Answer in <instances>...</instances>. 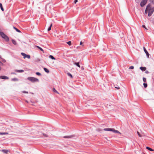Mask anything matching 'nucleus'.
Segmentation results:
<instances>
[{
  "instance_id": "f3484780",
  "label": "nucleus",
  "mask_w": 154,
  "mask_h": 154,
  "mask_svg": "<svg viewBox=\"0 0 154 154\" xmlns=\"http://www.w3.org/2000/svg\"><path fill=\"white\" fill-rule=\"evenodd\" d=\"M67 75L69 76L72 79L73 78V76L72 75L69 73L68 72L67 73Z\"/></svg>"
},
{
  "instance_id": "c9c22d12",
  "label": "nucleus",
  "mask_w": 154,
  "mask_h": 154,
  "mask_svg": "<svg viewBox=\"0 0 154 154\" xmlns=\"http://www.w3.org/2000/svg\"><path fill=\"white\" fill-rule=\"evenodd\" d=\"M12 80H14V81H17L18 79H17L14 78V79H12Z\"/></svg>"
},
{
  "instance_id": "f257e3e1",
  "label": "nucleus",
  "mask_w": 154,
  "mask_h": 154,
  "mask_svg": "<svg viewBox=\"0 0 154 154\" xmlns=\"http://www.w3.org/2000/svg\"><path fill=\"white\" fill-rule=\"evenodd\" d=\"M154 11V8H151L150 4L147 5L145 10V12L146 14H147L148 12V15L149 16H150L153 13Z\"/></svg>"
},
{
  "instance_id": "4be33fe9",
  "label": "nucleus",
  "mask_w": 154,
  "mask_h": 154,
  "mask_svg": "<svg viewBox=\"0 0 154 154\" xmlns=\"http://www.w3.org/2000/svg\"><path fill=\"white\" fill-rule=\"evenodd\" d=\"M49 57L51 58L52 60H55V58L52 56L50 55L49 56Z\"/></svg>"
},
{
  "instance_id": "2eb2a0df",
  "label": "nucleus",
  "mask_w": 154,
  "mask_h": 154,
  "mask_svg": "<svg viewBox=\"0 0 154 154\" xmlns=\"http://www.w3.org/2000/svg\"><path fill=\"white\" fill-rule=\"evenodd\" d=\"M146 149H147L150 151H154V150H153L152 149H151L150 148V147H148V146H147L146 147Z\"/></svg>"
},
{
  "instance_id": "1a4fd4ad",
  "label": "nucleus",
  "mask_w": 154,
  "mask_h": 154,
  "mask_svg": "<svg viewBox=\"0 0 154 154\" xmlns=\"http://www.w3.org/2000/svg\"><path fill=\"white\" fill-rule=\"evenodd\" d=\"M143 48L144 51L145 52V53L146 54L147 57H149V54L148 52L147 51V50H146L145 48V47H143Z\"/></svg>"
},
{
  "instance_id": "37998d69",
  "label": "nucleus",
  "mask_w": 154,
  "mask_h": 154,
  "mask_svg": "<svg viewBox=\"0 0 154 154\" xmlns=\"http://www.w3.org/2000/svg\"><path fill=\"white\" fill-rule=\"evenodd\" d=\"M26 102L27 103H28V101H27V100H26Z\"/></svg>"
},
{
  "instance_id": "ddd939ff",
  "label": "nucleus",
  "mask_w": 154,
  "mask_h": 154,
  "mask_svg": "<svg viewBox=\"0 0 154 154\" xmlns=\"http://www.w3.org/2000/svg\"><path fill=\"white\" fill-rule=\"evenodd\" d=\"M15 71L17 72H24V70H15Z\"/></svg>"
},
{
  "instance_id": "72a5a7b5",
  "label": "nucleus",
  "mask_w": 154,
  "mask_h": 154,
  "mask_svg": "<svg viewBox=\"0 0 154 154\" xmlns=\"http://www.w3.org/2000/svg\"><path fill=\"white\" fill-rule=\"evenodd\" d=\"M150 1L152 4H154V0H150Z\"/></svg>"
},
{
  "instance_id": "39448f33",
  "label": "nucleus",
  "mask_w": 154,
  "mask_h": 154,
  "mask_svg": "<svg viewBox=\"0 0 154 154\" xmlns=\"http://www.w3.org/2000/svg\"><path fill=\"white\" fill-rule=\"evenodd\" d=\"M27 79L32 82H35L38 81V79L33 77H29Z\"/></svg>"
},
{
  "instance_id": "e433bc0d",
  "label": "nucleus",
  "mask_w": 154,
  "mask_h": 154,
  "mask_svg": "<svg viewBox=\"0 0 154 154\" xmlns=\"http://www.w3.org/2000/svg\"><path fill=\"white\" fill-rule=\"evenodd\" d=\"M77 2H78L77 0H75L74 1V3H75V4Z\"/></svg>"
},
{
  "instance_id": "aec40b11",
  "label": "nucleus",
  "mask_w": 154,
  "mask_h": 154,
  "mask_svg": "<svg viewBox=\"0 0 154 154\" xmlns=\"http://www.w3.org/2000/svg\"><path fill=\"white\" fill-rule=\"evenodd\" d=\"M0 8H1V10L2 11H4V8H3L2 5V4L1 3L0 4Z\"/></svg>"
},
{
  "instance_id": "20e7f679",
  "label": "nucleus",
  "mask_w": 154,
  "mask_h": 154,
  "mask_svg": "<svg viewBox=\"0 0 154 154\" xmlns=\"http://www.w3.org/2000/svg\"><path fill=\"white\" fill-rule=\"evenodd\" d=\"M0 35L2 37L4 38L5 40L8 41L9 40L8 37L3 32H0Z\"/></svg>"
},
{
  "instance_id": "58836bf2",
  "label": "nucleus",
  "mask_w": 154,
  "mask_h": 154,
  "mask_svg": "<svg viewBox=\"0 0 154 154\" xmlns=\"http://www.w3.org/2000/svg\"><path fill=\"white\" fill-rule=\"evenodd\" d=\"M145 73H147V74L148 73H149V71H147H147H145Z\"/></svg>"
},
{
  "instance_id": "a211bd4d",
  "label": "nucleus",
  "mask_w": 154,
  "mask_h": 154,
  "mask_svg": "<svg viewBox=\"0 0 154 154\" xmlns=\"http://www.w3.org/2000/svg\"><path fill=\"white\" fill-rule=\"evenodd\" d=\"M44 70L47 73H48L49 72V70L48 69H47V68H44Z\"/></svg>"
},
{
  "instance_id": "473e14b6",
  "label": "nucleus",
  "mask_w": 154,
  "mask_h": 154,
  "mask_svg": "<svg viewBox=\"0 0 154 154\" xmlns=\"http://www.w3.org/2000/svg\"><path fill=\"white\" fill-rule=\"evenodd\" d=\"M22 92L23 93H26V94L28 93V92L27 91H23Z\"/></svg>"
},
{
  "instance_id": "0eeeda50",
  "label": "nucleus",
  "mask_w": 154,
  "mask_h": 154,
  "mask_svg": "<svg viewBox=\"0 0 154 154\" xmlns=\"http://www.w3.org/2000/svg\"><path fill=\"white\" fill-rule=\"evenodd\" d=\"M147 0H142L140 3V5L142 7L144 6L146 3Z\"/></svg>"
},
{
  "instance_id": "dca6fc26",
  "label": "nucleus",
  "mask_w": 154,
  "mask_h": 154,
  "mask_svg": "<svg viewBox=\"0 0 154 154\" xmlns=\"http://www.w3.org/2000/svg\"><path fill=\"white\" fill-rule=\"evenodd\" d=\"M8 134V132H4V133L0 132V135H6V134Z\"/></svg>"
},
{
  "instance_id": "f704fd0d",
  "label": "nucleus",
  "mask_w": 154,
  "mask_h": 154,
  "mask_svg": "<svg viewBox=\"0 0 154 154\" xmlns=\"http://www.w3.org/2000/svg\"><path fill=\"white\" fill-rule=\"evenodd\" d=\"M142 27L143 28H144L145 29H147L146 28V26L145 25H143L142 26Z\"/></svg>"
},
{
  "instance_id": "b1692460",
  "label": "nucleus",
  "mask_w": 154,
  "mask_h": 154,
  "mask_svg": "<svg viewBox=\"0 0 154 154\" xmlns=\"http://www.w3.org/2000/svg\"><path fill=\"white\" fill-rule=\"evenodd\" d=\"M52 24H51L50 26L48 28V31H49L50 30H51V27H52Z\"/></svg>"
},
{
  "instance_id": "f03ea898",
  "label": "nucleus",
  "mask_w": 154,
  "mask_h": 154,
  "mask_svg": "<svg viewBox=\"0 0 154 154\" xmlns=\"http://www.w3.org/2000/svg\"><path fill=\"white\" fill-rule=\"evenodd\" d=\"M103 130L105 131H112L115 133H118L120 134H121V133L117 130H115L114 128H104Z\"/></svg>"
},
{
  "instance_id": "9d476101",
  "label": "nucleus",
  "mask_w": 154,
  "mask_h": 154,
  "mask_svg": "<svg viewBox=\"0 0 154 154\" xmlns=\"http://www.w3.org/2000/svg\"><path fill=\"white\" fill-rule=\"evenodd\" d=\"M74 137V135H72L64 136L63 137L64 138H70L73 137Z\"/></svg>"
},
{
  "instance_id": "cd10ccee",
  "label": "nucleus",
  "mask_w": 154,
  "mask_h": 154,
  "mask_svg": "<svg viewBox=\"0 0 154 154\" xmlns=\"http://www.w3.org/2000/svg\"><path fill=\"white\" fill-rule=\"evenodd\" d=\"M43 134L44 136L45 137H48V135L46 134L43 133Z\"/></svg>"
},
{
  "instance_id": "5701e85b",
  "label": "nucleus",
  "mask_w": 154,
  "mask_h": 154,
  "mask_svg": "<svg viewBox=\"0 0 154 154\" xmlns=\"http://www.w3.org/2000/svg\"><path fill=\"white\" fill-rule=\"evenodd\" d=\"M53 91L54 92L56 93L57 94H59V93L56 91V90L54 88H53Z\"/></svg>"
},
{
  "instance_id": "a19ab883",
  "label": "nucleus",
  "mask_w": 154,
  "mask_h": 154,
  "mask_svg": "<svg viewBox=\"0 0 154 154\" xmlns=\"http://www.w3.org/2000/svg\"><path fill=\"white\" fill-rule=\"evenodd\" d=\"M13 28L15 30H16V29H17V28H16L14 26L13 27Z\"/></svg>"
},
{
  "instance_id": "412c9836",
  "label": "nucleus",
  "mask_w": 154,
  "mask_h": 154,
  "mask_svg": "<svg viewBox=\"0 0 154 154\" xmlns=\"http://www.w3.org/2000/svg\"><path fill=\"white\" fill-rule=\"evenodd\" d=\"M12 43L14 45H17V43L14 40H12Z\"/></svg>"
},
{
  "instance_id": "4c0bfd02",
  "label": "nucleus",
  "mask_w": 154,
  "mask_h": 154,
  "mask_svg": "<svg viewBox=\"0 0 154 154\" xmlns=\"http://www.w3.org/2000/svg\"><path fill=\"white\" fill-rule=\"evenodd\" d=\"M115 88H117L118 89H120V88L119 87H115Z\"/></svg>"
},
{
  "instance_id": "bb28decb",
  "label": "nucleus",
  "mask_w": 154,
  "mask_h": 154,
  "mask_svg": "<svg viewBox=\"0 0 154 154\" xmlns=\"http://www.w3.org/2000/svg\"><path fill=\"white\" fill-rule=\"evenodd\" d=\"M143 85L144 88H146L147 87V85L146 83H143Z\"/></svg>"
},
{
  "instance_id": "4468645a",
  "label": "nucleus",
  "mask_w": 154,
  "mask_h": 154,
  "mask_svg": "<svg viewBox=\"0 0 154 154\" xmlns=\"http://www.w3.org/2000/svg\"><path fill=\"white\" fill-rule=\"evenodd\" d=\"M36 47L38 49H39L41 51H42V52L44 53V50H43V49L42 48H41V47H40L38 46H36Z\"/></svg>"
},
{
  "instance_id": "ea45409f",
  "label": "nucleus",
  "mask_w": 154,
  "mask_h": 154,
  "mask_svg": "<svg viewBox=\"0 0 154 154\" xmlns=\"http://www.w3.org/2000/svg\"><path fill=\"white\" fill-rule=\"evenodd\" d=\"M82 41H81L80 42V45H82Z\"/></svg>"
},
{
  "instance_id": "6ab92c4d",
  "label": "nucleus",
  "mask_w": 154,
  "mask_h": 154,
  "mask_svg": "<svg viewBox=\"0 0 154 154\" xmlns=\"http://www.w3.org/2000/svg\"><path fill=\"white\" fill-rule=\"evenodd\" d=\"M77 66L79 67V68L80 67V66L79 65V63L77 62V63H74Z\"/></svg>"
},
{
  "instance_id": "f8f14e48",
  "label": "nucleus",
  "mask_w": 154,
  "mask_h": 154,
  "mask_svg": "<svg viewBox=\"0 0 154 154\" xmlns=\"http://www.w3.org/2000/svg\"><path fill=\"white\" fill-rule=\"evenodd\" d=\"M2 151L5 153H7L9 152L8 150L7 149H2Z\"/></svg>"
},
{
  "instance_id": "79ce46f5",
  "label": "nucleus",
  "mask_w": 154,
  "mask_h": 154,
  "mask_svg": "<svg viewBox=\"0 0 154 154\" xmlns=\"http://www.w3.org/2000/svg\"><path fill=\"white\" fill-rule=\"evenodd\" d=\"M11 74H15V73H14V72L12 73Z\"/></svg>"
},
{
  "instance_id": "7c9ffc66",
  "label": "nucleus",
  "mask_w": 154,
  "mask_h": 154,
  "mask_svg": "<svg viewBox=\"0 0 154 154\" xmlns=\"http://www.w3.org/2000/svg\"><path fill=\"white\" fill-rule=\"evenodd\" d=\"M134 68V67L133 66H131L129 68V69H133Z\"/></svg>"
},
{
  "instance_id": "423d86ee",
  "label": "nucleus",
  "mask_w": 154,
  "mask_h": 154,
  "mask_svg": "<svg viewBox=\"0 0 154 154\" xmlns=\"http://www.w3.org/2000/svg\"><path fill=\"white\" fill-rule=\"evenodd\" d=\"M21 54L23 56V58L25 59L26 58H27L28 59H29L30 58V56L29 55H27L23 53H21Z\"/></svg>"
},
{
  "instance_id": "393cba45",
  "label": "nucleus",
  "mask_w": 154,
  "mask_h": 154,
  "mask_svg": "<svg viewBox=\"0 0 154 154\" xmlns=\"http://www.w3.org/2000/svg\"><path fill=\"white\" fill-rule=\"evenodd\" d=\"M67 43L69 46L71 45V41L68 42Z\"/></svg>"
},
{
  "instance_id": "6e6552de",
  "label": "nucleus",
  "mask_w": 154,
  "mask_h": 154,
  "mask_svg": "<svg viewBox=\"0 0 154 154\" xmlns=\"http://www.w3.org/2000/svg\"><path fill=\"white\" fill-rule=\"evenodd\" d=\"M0 79H9V78L6 76H0Z\"/></svg>"
},
{
  "instance_id": "7ed1b4c3",
  "label": "nucleus",
  "mask_w": 154,
  "mask_h": 154,
  "mask_svg": "<svg viewBox=\"0 0 154 154\" xmlns=\"http://www.w3.org/2000/svg\"><path fill=\"white\" fill-rule=\"evenodd\" d=\"M103 130L105 131H112L115 133H118L120 134H121V133L117 130H115L114 128H104Z\"/></svg>"
},
{
  "instance_id": "c85d7f7f",
  "label": "nucleus",
  "mask_w": 154,
  "mask_h": 154,
  "mask_svg": "<svg viewBox=\"0 0 154 154\" xmlns=\"http://www.w3.org/2000/svg\"><path fill=\"white\" fill-rule=\"evenodd\" d=\"M36 74L37 75H41V74L39 72H36Z\"/></svg>"
},
{
  "instance_id": "c756f323",
  "label": "nucleus",
  "mask_w": 154,
  "mask_h": 154,
  "mask_svg": "<svg viewBox=\"0 0 154 154\" xmlns=\"http://www.w3.org/2000/svg\"><path fill=\"white\" fill-rule=\"evenodd\" d=\"M137 134H138V136H139V137H142L141 135L140 134V133L138 131H137Z\"/></svg>"
},
{
  "instance_id": "2f4dec72",
  "label": "nucleus",
  "mask_w": 154,
  "mask_h": 154,
  "mask_svg": "<svg viewBox=\"0 0 154 154\" xmlns=\"http://www.w3.org/2000/svg\"><path fill=\"white\" fill-rule=\"evenodd\" d=\"M16 31L17 32H20V31L18 29H16Z\"/></svg>"
},
{
  "instance_id": "a878e982",
  "label": "nucleus",
  "mask_w": 154,
  "mask_h": 154,
  "mask_svg": "<svg viewBox=\"0 0 154 154\" xmlns=\"http://www.w3.org/2000/svg\"><path fill=\"white\" fill-rule=\"evenodd\" d=\"M143 80L144 82H146V78L144 77L143 78Z\"/></svg>"
},
{
  "instance_id": "9b49d317",
  "label": "nucleus",
  "mask_w": 154,
  "mask_h": 154,
  "mask_svg": "<svg viewBox=\"0 0 154 154\" xmlns=\"http://www.w3.org/2000/svg\"><path fill=\"white\" fill-rule=\"evenodd\" d=\"M140 69L141 70L143 71H145L146 70V68L145 67H141L140 68Z\"/></svg>"
}]
</instances>
